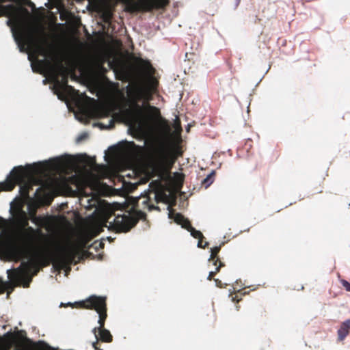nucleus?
<instances>
[{
  "instance_id": "1",
  "label": "nucleus",
  "mask_w": 350,
  "mask_h": 350,
  "mask_svg": "<svg viewBox=\"0 0 350 350\" xmlns=\"http://www.w3.org/2000/svg\"><path fill=\"white\" fill-rule=\"evenodd\" d=\"M113 69L116 79L124 82H129L127 94L131 103L130 108L125 110L124 113L129 122L142 126L146 120L145 113H148L152 118L159 119V126L161 130L169 133L171 126L165 119L161 116L160 110L148 103L151 99V90L157 87V81L151 80L150 85H146L139 80L134 79L133 68H147L149 71L154 70V67H109Z\"/></svg>"
},
{
  "instance_id": "2",
  "label": "nucleus",
  "mask_w": 350,
  "mask_h": 350,
  "mask_svg": "<svg viewBox=\"0 0 350 350\" xmlns=\"http://www.w3.org/2000/svg\"><path fill=\"white\" fill-rule=\"evenodd\" d=\"M6 16L8 20L6 22L11 29L14 40L21 52L28 53L30 66H103L102 64H38L34 62L38 60L41 54L42 49L40 47H32V33L29 27L31 14L26 8L21 6H16L13 4L6 5H0V17Z\"/></svg>"
},
{
  "instance_id": "3",
  "label": "nucleus",
  "mask_w": 350,
  "mask_h": 350,
  "mask_svg": "<svg viewBox=\"0 0 350 350\" xmlns=\"http://www.w3.org/2000/svg\"><path fill=\"white\" fill-rule=\"evenodd\" d=\"M93 68H98L105 72V67H31L34 73L42 75L45 77L42 81L44 85L49 83L53 94L60 100H64L67 96L75 94L76 90L68 84L70 77H75V72L77 70L81 74L90 72Z\"/></svg>"
},
{
  "instance_id": "4",
  "label": "nucleus",
  "mask_w": 350,
  "mask_h": 350,
  "mask_svg": "<svg viewBox=\"0 0 350 350\" xmlns=\"http://www.w3.org/2000/svg\"><path fill=\"white\" fill-rule=\"evenodd\" d=\"M182 155L180 146L161 142L150 149L148 162L154 172L161 173L171 169L177 159Z\"/></svg>"
},
{
  "instance_id": "5",
  "label": "nucleus",
  "mask_w": 350,
  "mask_h": 350,
  "mask_svg": "<svg viewBox=\"0 0 350 350\" xmlns=\"http://www.w3.org/2000/svg\"><path fill=\"white\" fill-rule=\"evenodd\" d=\"M46 167V162L37 163L25 167L21 165L14 167L7 180L0 183V192L1 191H10L14 189L16 185H18L21 186L22 194L27 196L31 189V185L27 181V178L31 174L42 173Z\"/></svg>"
},
{
  "instance_id": "6",
  "label": "nucleus",
  "mask_w": 350,
  "mask_h": 350,
  "mask_svg": "<svg viewBox=\"0 0 350 350\" xmlns=\"http://www.w3.org/2000/svg\"><path fill=\"white\" fill-rule=\"evenodd\" d=\"M81 308L88 310H94L98 314V327L93 329V333L96 340L104 342H111L113 337L110 332L105 328V322L107 317V298L106 297L91 295L86 299L79 302Z\"/></svg>"
},
{
  "instance_id": "7",
  "label": "nucleus",
  "mask_w": 350,
  "mask_h": 350,
  "mask_svg": "<svg viewBox=\"0 0 350 350\" xmlns=\"http://www.w3.org/2000/svg\"><path fill=\"white\" fill-rule=\"evenodd\" d=\"M46 237L47 235L40 228L29 227L21 232H18L16 240L19 245L13 250V254L16 259L18 260L21 258H29V254Z\"/></svg>"
},
{
  "instance_id": "8",
  "label": "nucleus",
  "mask_w": 350,
  "mask_h": 350,
  "mask_svg": "<svg viewBox=\"0 0 350 350\" xmlns=\"http://www.w3.org/2000/svg\"><path fill=\"white\" fill-rule=\"evenodd\" d=\"M38 263L32 259L26 262H22L19 267L7 271L8 278L10 284L13 285L11 291L14 286H23L28 288L32 281L33 276L36 275L40 270Z\"/></svg>"
},
{
  "instance_id": "9",
  "label": "nucleus",
  "mask_w": 350,
  "mask_h": 350,
  "mask_svg": "<svg viewBox=\"0 0 350 350\" xmlns=\"http://www.w3.org/2000/svg\"><path fill=\"white\" fill-rule=\"evenodd\" d=\"M77 254V250L75 247L68 246L62 247L60 253L55 256H49L39 254L32 260L38 263L40 268L47 267L52 262L54 267L58 270L68 269L70 271V265L75 260Z\"/></svg>"
},
{
  "instance_id": "10",
  "label": "nucleus",
  "mask_w": 350,
  "mask_h": 350,
  "mask_svg": "<svg viewBox=\"0 0 350 350\" xmlns=\"http://www.w3.org/2000/svg\"><path fill=\"white\" fill-rule=\"evenodd\" d=\"M111 215L107 217L106 222L109 223V230L117 233L129 232L139 219H146V214L142 211L133 210V212L117 215L113 221H110Z\"/></svg>"
},
{
  "instance_id": "11",
  "label": "nucleus",
  "mask_w": 350,
  "mask_h": 350,
  "mask_svg": "<svg viewBox=\"0 0 350 350\" xmlns=\"http://www.w3.org/2000/svg\"><path fill=\"white\" fill-rule=\"evenodd\" d=\"M149 187L150 188L145 193V195L139 198L137 206H139V204H141L144 209H148L149 211L152 210L159 211V206H155L153 201L157 204L165 201L166 194L162 190L161 186L158 182H152Z\"/></svg>"
},
{
  "instance_id": "12",
  "label": "nucleus",
  "mask_w": 350,
  "mask_h": 350,
  "mask_svg": "<svg viewBox=\"0 0 350 350\" xmlns=\"http://www.w3.org/2000/svg\"><path fill=\"white\" fill-rule=\"evenodd\" d=\"M124 10L127 12H151L153 10L162 9L166 7L169 0H122Z\"/></svg>"
},
{
  "instance_id": "13",
  "label": "nucleus",
  "mask_w": 350,
  "mask_h": 350,
  "mask_svg": "<svg viewBox=\"0 0 350 350\" xmlns=\"http://www.w3.org/2000/svg\"><path fill=\"white\" fill-rule=\"evenodd\" d=\"M108 66H152L150 62L139 59L135 64H126L124 62V57L116 51H112L109 54Z\"/></svg>"
},
{
  "instance_id": "14",
  "label": "nucleus",
  "mask_w": 350,
  "mask_h": 350,
  "mask_svg": "<svg viewBox=\"0 0 350 350\" xmlns=\"http://www.w3.org/2000/svg\"><path fill=\"white\" fill-rule=\"evenodd\" d=\"M29 217L27 213L20 209L14 216V223L16 228V233L21 232L29 227Z\"/></svg>"
},
{
  "instance_id": "15",
  "label": "nucleus",
  "mask_w": 350,
  "mask_h": 350,
  "mask_svg": "<svg viewBox=\"0 0 350 350\" xmlns=\"http://www.w3.org/2000/svg\"><path fill=\"white\" fill-rule=\"evenodd\" d=\"M29 220L31 221L32 223L36 224L38 228H40L41 229L44 228L46 230H49L51 221L50 217L47 216H37L36 211H32L29 212Z\"/></svg>"
},
{
  "instance_id": "16",
  "label": "nucleus",
  "mask_w": 350,
  "mask_h": 350,
  "mask_svg": "<svg viewBox=\"0 0 350 350\" xmlns=\"http://www.w3.org/2000/svg\"><path fill=\"white\" fill-rule=\"evenodd\" d=\"M96 234L90 235L89 234H84L81 239V244L83 247L92 248L96 250V252H98L100 250L103 249L105 246V244L102 241H95L90 245H88L89 242L91 239L96 236Z\"/></svg>"
},
{
  "instance_id": "17",
  "label": "nucleus",
  "mask_w": 350,
  "mask_h": 350,
  "mask_svg": "<svg viewBox=\"0 0 350 350\" xmlns=\"http://www.w3.org/2000/svg\"><path fill=\"white\" fill-rule=\"evenodd\" d=\"M350 333V319L342 322L338 329V340L342 341Z\"/></svg>"
},
{
  "instance_id": "18",
  "label": "nucleus",
  "mask_w": 350,
  "mask_h": 350,
  "mask_svg": "<svg viewBox=\"0 0 350 350\" xmlns=\"http://www.w3.org/2000/svg\"><path fill=\"white\" fill-rule=\"evenodd\" d=\"M221 245L215 246L211 248V256L208 259V262L212 263L214 266H217L219 262H222L218 256V254L221 250Z\"/></svg>"
},
{
  "instance_id": "19",
  "label": "nucleus",
  "mask_w": 350,
  "mask_h": 350,
  "mask_svg": "<svg viewBox=\"0 0 350 350\" xmlns=\"http://www.w3.org/2000/svg\"><path fill=\"white\" fill-rule=\"evenodd\" d=\"M174 221L178 224L181 225L182 228L188 230L189 228H191V223L189 220L185 218L182 214L177 213L175 215Z\"/></svg>"
},
{
  "instance_id": "20",
  "label": "nucleus",
  "mask_w": 350,
  "mask_h": 350,
  "mask_svg": "<svg viewBox=\"0 0 350 350\" xmlns=\"http://www.w3.org/2000/svg\"><path fill=\"white\" fill-rule=\"evenodd\" d=\"M215 175V172L212 171L202 181V185L205 187H208L214 180V176Z\"/></svg>"
},
{
  "instance_id": "21",
  "label": "nucleus",
  "mask_w": 350,
  "mask_h": 350,
  "mask_svg": "<svg viewBox=\"0 0 350 350\" xmlns=\"http://www.w3.org/2000/svg\"><path fill=\"white\" fill-rule=\"evenodd\" d=\"M14 3L18 4V6L25 8L23 5H26L31 8L32 10H36V5L33 2L31 1V0H15Z\"/></svg>"
},
{
  "instance_id": "22",
  "label": "nucleus",
  "mask_w": 350,
  "mask_h": 350,
  "mask_svg": "<svg viewBox=\"0 0 350 350\" xmlns=\"http://www.w3.org/2000/svg\"><path fill=\"white\" fill-rule=\"evenodd\" d=\"M224 266L225 265L224 262H219V265H217V266H215V270L209 272L207 280H212L215 275L220 271L221 267Z\"/></svg>"
},
{
  "instance_id": "23",
  "label": "nucleus",
  "mask_w": 350,
  "mask_h": 350,
  "mask_svg": "<svg viewBox=\"0 0 350 350\" xmlns=\"http://www.w3.org/2000/svg\"><path fill=\"white\" fill-rule=\"evenodd\" d=\"M100 117H108L110 114V109L107 106H101L98 109Z\"/></svg>"
},
{
  "instance_id": "24",
  "label": "nucleus",
  "mask_w": 350,
  "mask_h": 350,
  "mask_svg": "<svg viewBox=\"0 0 350 350\" xmlns=\"http://www.w3.org/2000/svg\"><path fill=\"white\" fill-rule=\"evenodd\" d=\"M188 231L190 232L191 235L195 239H204L202 233L196 230L192 226H191V228L188 229Z\"/></svg>"
},
{
  "instance_id": "25",
  "label": "nucleus",
  "mask_w": 350,
  "mask_h": 350,
  "mask_svg": "<svg viewBox=\"0 0 350 350\" xmlns=\"http://www.w3.org/2000/svg\"><path fill=\"white\" fill-rule=\"evenodd\" d=\"M70 12L65 10H63L62 11H60V19L62 21H67L69 18V16H70Z\"/></svg>"
},
{
  "instance_id": "26",
  "label": "nucleus",
  "mask_w": 350,
  "mask_h": 350,
  "mask_svg": "<svg viewBox=\"0 0 350 350\" xmlns=\"http://www.w3.org/2000/svg\"><path fill=\"white\" fill-rule=\"evenodd\" d=\"M340 283L347 291L350 292V283L348 281L342 279L340 280Z\"/></svg>"
},
{
  "instance_id": "27",
  "label": "nucleus",
  "mask_w": 350,
  "mask_h": 350,
  "mask_svg": "<svg viewBox=\"0 0 350 350\" xmlns=\"http://www.w3.org/2000/svg\"><path fill=\"white\" fill-rule=\"evenodd\" d=\"M88 137V133H81L80 135L78 136V137L77 139V142H81V141L85 140V139H87Z\"/></svg>"
},
{
  "instance_id": "28",
  "label": "nucleus",
  "mask_w": 350,
  "mask_h": 350,
  "mask_svg": "<svg viewBox=\"0 0 350 350\" xmlns=\"http://www.w3.org/2000/svg\"><path fill=\"white\" fill-rule=\"evenodd\" d=\"M198 239V247L204 249L205 247H206L208 246V242H205L204 245L202 244L203 239Z\"/></svg>"
},
{
  "instance_id": "29",
  "label": "nucleus",
  "mask_w": 350,
  "mask_h": 350,
  "mask_svg": "<svg viewBox=\"0 0 350 350\" xmlns=\"http://www.w3.org/2000/svg\"><path fill=\"white\" fill-rule=\"evenodd\" d=\"M98 345H99L98 340H96V342L92 343V346L95 350H102L99 348Z\"/></svg>"
},
{
  "instance_id": "30",
  "label": "nucleus",
  "mask_w": 350,
  "mask_h": 350,
  "mask_svg": "<svg viewBox=\"0 0 350 350\" xmlns=\"http://www.w3.org/2000/svg\"><path fill=\"white\" fill-rule=\"evenodd\" d=\"M15 0H0V5H3V3L5 2H13L14 3Z\"/></svg>"
},
{
  "instance_id": "31",
  "label": "nucleus",
  "mask_w": 350,
  "mask_h": 350,
  "mask_svg": "<svg viewBox=\"0 0 350 350\" xmlns=\"http://www.w3.org/2000/svg\"><path fill=\"white\" fill-rule=\"evenodd\" d=\"M215 282H216V285L217 286H221V281L219 280L218 279H215Z\"/></svg>"
},
{
  "instance_id": "32",
  "label": "nucleus",
  "mask_w": 350,
  "mask_h": 350,
  "mask_svg": "<svg viewBox=\"0 0 350 350\" xmlns=\"http://www.w3.org/2000/svg\"><path fill=\"white\" fill-rule=\"evenodd\" d=\"M89 78L90 82H94V81H96V79L94 76H90Z\"/></svg>"
},
{
  "instance_id": "33",
  "label": "nucleus",
  "mask_w": 350,
  "mask_h": 350,
  "mask_svg": "<svg viewBox=\"0 0 350 350\" xmlns=\"http://www.w3.org/2000/svg\"><path fill=\"white\" fill-rule=\"evenodd\" d=\"M3 219L0 217V228L1 227V226L3 224Z\"/></svg>"
},
{
  "instance_id": "34",
  "label": "nucleus",
  "mask_w": 350,
  "mask_h": 350,
  "mask_svg": "<svg viewBox=\"0 0 350 350\" xmlns=\"http://www.w3.org/2000/svg\"><path fill=\"white\" fill-rule=\"evenodd\" d=\"M185 56L187 58H188V60L190 61V58L188 57V53H186Z\"/></svg>"
},
{
  "instance_id": "35",
  "label": "nucleus",
  "mask_w": 350,
  "mask_h": 350,
  "mask_svg": "<svg viewBox=\"0 0 350 350\" xmlns=\"http://www.w3.org/2000/svg\"><path fill=\"white\" fill-rule=\"evenodd\" d=\"M0 283H1V281L0 280Z\"/></svg>"
}]
</instances>
